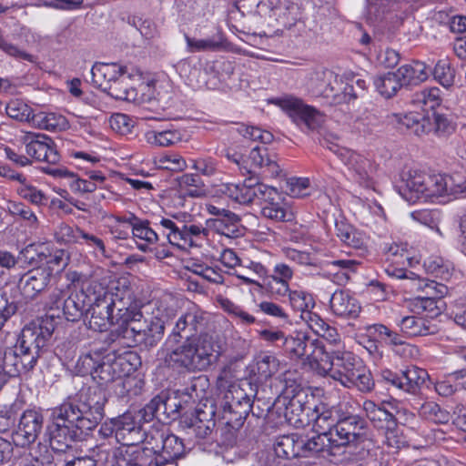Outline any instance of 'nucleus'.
I'll return each instance as SVG.
<instances>
[{
    "label": "nucleus",
    "instance_id": "obj_1",
    "mask_svg": "<svg viewBox=\"0 0 466 466\" xmlns=\"http://www.w3.org/2000/svg\"><path fill=\"white\" fill-rule=\"evenodd\" d=\"M319 366L323 371L344 387H356L360 391H368L373 386L370 373L358 357L349 351L322 353Z\"/></svg>",
    "mask_w": 466,
    "mask_h": 466
},
{
    "label": "nucleus",
    "instance_id": "obj_2",
    "mask_svg": "<svg viewBox=\"0 0 466 466\" xmlns=\"http://www.w3.org/2000/svg\"><path fill=\"white\" fill-rule=\"evenodd\" d=\"M219 356V346L212 336L205 333L186 340L168 354L172 365L187 370H204L214 363Z\"/></svg>",
    "mask_w": 466,
    "mask_h": 466
},
{
    "label": "nucleus",
    "instance_id": "obj_3",
    "mask_svg": "<svg viewBox=\"0 0 466 466\" xmlns=\"http://www.w3.org/2000/svg\"><path fill=\"white\" fill-rule=\"evenodd\" d=\"M155 226L172 246L181 249L199 247L208 238L207 226L196 223L194 216L185 212L172 218H160Z\"/></svg>",
    "mask_w": 466,
    "mask_h": 466
},
{
    "label": "nucleus",
    "instance_id": "obj_4",
    "mask_svg": "<svg viewBox=\"0 0 466 466\" xmlns=\"http://www.w3.org/2000/svg\"><path fill=\"white\" fill-rule=\"evenodd\" d=\"M404 183L403 198L410 203L443 197L451 192V177L443 174H431L409 169L401 174Z\"/></svg>",
    "mask_w": 466,
    "mask_h": 466
},
{
    "label": "nucleus",
    "instance_id": "obj_5",
    "mask_svg": "<svg viewBox=\"0 0 466 466\" xmlns=\"http://www.w3.org/2000/svg\"><path fill=\"white\" fill-rule=\"evenodd\" d=\"M112 290L113 305H110V308L112 313L116 310L115 316L116 325H118L117 329L112 333H116L119 336V331L130 323L140 321L142 313L132 307L133 291L127 285L126 280L112 283Z\"/></svg>",
    "mask_w": 466,
    "mask_h": 466
},
{
    "label": "nucleus",
    "instance_id": "obj_6",
    "mask_svg": "<svg viewBox=\"0 0 466 466\" xmlns=\"http://www.w3.org/2000/svg\"><path fill=\"white\" fill-rule=\"evenodd\" d=\"M219 191L230 198L232 201L240 205H249L261 197H268L267 192L270 194L268 186L261 183L258 178L250 176L242 183H225L220 186Z\"/></svg>",
    "mask_w": 466,
    "mask_h": 466
},
{
    "label": "nucleus",
    "instance_id": "obj_7",
    "mask_svg": "<svg viewBox=\"0 0 466 466\" xmlns=\"http://www.w3.org/2000/svg\"><path fill=\"white\" fill-rule=\"evenodd\" d=\"M282 349L292 360L305 359L316 362H319L325 350L323 346L319 345L317 339H311L301 331L286 337Z\"/></svg>",
    "mask_w": 466,
    "mask_h": 466
},
{
    "label": "nucleus",
    "instance_id": "obj_8",
    "mask_svg": "<svg viewBox=\"0 0 466 466\" xmlns=\"http://www.w3.org/2000/svg\"><path fill=\"white\" fill-rule=\"evenodd\" d=\"M164 330L165 321L159 317H152L149 320H145L144 327H139L137 322L130 323L119 331L118 337L133 338L136 343L152 348L161 340Z\"/></svg>",
    "mask_w": 466,
    "mask_h": 466
},
{
    "label": "nucleus",
    "instance_id": "obj_9",
    "mask_svg": "<svg viewBox=\"0 0 466 466\" xmlns=\"http://www.w3.org/2000/svg\"><path fill=\"white\" fill-rule=\"evenodd\" d=\"M53 422L48 427L49 444L55 452V458H66L74 452L71 445L73 442L70 433L71 426L63 416V410H53Z\"/></svg>",
    "mask_w": 466,
    "mask_h": 466
},
{
    "label": "nucleus",
    "instance_id": "obj_10",
    "mask_svg": "<svg viewBox=\"0 0 466 466\" xmlns=\"http://www.w3.org/2000/svg\"><path fill=\"white\" fill-rule=\"evenodd\" d=\"M279 105L288 112L289 117L299 127L314 131L323 123V116L315 108L304 105L302 100L294 96L279 99Z\"/></svg>",
    "mask_w": 466,
    "mask_h": 466
},
{
    "label": "nucleus",
    "instance_id": "obj_11",
    "mask_svg": "<svg viewBox=\"0 0 466 466\" xmlns=\"http://www.w3.org/2000/svg\"><path fill=\"white\" fill-rule=\"evenodd\" d=\"M26 154L36 161H44L48 164H56L60 160V155L56 148L54 141L41 133H26L24 137Z\"/></svg>",
    "mask_w": 466,
    "mask_h": 466
},
{
    "label": "nucleus",
    "instance_id": "obj_12",
    "mask_svg": "<svg viewBox=\"0 0 466 466\" xmlns=\"http://www.w3.org/2000/svg\"><path fill=\"white\" fill-rule=\"evenodd\" d=\"M363 421L357 416L339 418L328 438L331 447H344L358 441L362 434Z\"/></svg>",
    "mask_w": 466,
    "mask_h": 466
},
{
    "label": "nucleus",
    "instance_id": "obj_13",
    "mask_svg": "<svg viewBox=\"0 0 466 466\" xmlns=\"http://www.w3.org/2000/svg\"><path fill=\"white\" fill-rule=\"evenodd\" d=\"M281 367L279 360L268 352H260L247 367V379L250 384H262L271 379Z\"/></svg>",
    "mask_w": 466,
    "mask_h": 466
},
{
    "label": "nucleus",
    "instance_id": "obj_14",
    "mask_svg": "<svg viewBox=\"0 0 466 466\" xmlns=\"http://www.w3.org/2000/svg\"><path fill=\"white\" fill-rule=\"evenodd\" d=\"M208 323L207 315L199 309L193 307L182 313L175 323L171 336L185 339H195V335L202 332Z\"/></svg>",
    "mask_w": 466,
    "mask_h": 466
},
{
    "label": "nucleus",
    "instance_id": "obj_15",
    "mask_svg": "<svg viewBox=\"0 0 466 466\" xmlns=\"http://www.w3.org/2000/svg\"><path fill=\"white\" fill-rule=\"evenodd\" d=\"M42 416L36 410H25L21 416L18 429L12 436L15 446L27 448L35 442L42 427Z\"/></svg>",
    "mask_w": 466,
    "mask_h": 466
},
{
    "label": "nucleus",
    "instance_id": "obj_16",
    "mask_svg": "<svg viewBox=\"0 0 466 466\" xmlns=\"http://www.w3.org/2000/svg\"><path fill=\"white\" fill-rule=\"evenodd\" d=\"M53 308L61 309L64 317L68 321L79 320L85 312H87V306L80 292H72L70 295L62 290H56L51 295Z\"/></svg>",
    "mask_w": 466,
    "mask_h": 466
},
{
    "label": "nucleus",
    "instance_id": "obj_17",
    "mask_svg": "<svg viewBox=\"0 0 466 466\" xmlns=\"http://www.w3.org/2000/svg\"><path fill=\"white\" fill-rule=\"evenodd\" d=\"M51 279V269L38 266L20 277L18 288L25 299H33L46 289Z\"/></svg>",
    "mask_w": 466,
    "mask_h": 466
},
{
    "label": "nucleus",
    "instance_id": "obj_18",
    "mask_svg": "<svg viewBox=\"0 0 466 466\" xmlns=\"http://www.w3.org/2000/svg\"><path fill=\"white\" fill-rule=\"evenodd\" d=\"M268 189L271 191L270 194L267 192L268 198L266 196L260 198V200H263L262 217L274 222L292 221L295 217L291 208L281 199L276 188L268 187Z\"/></svg>",
    "mask_w": 466,
    "mask_h": 466
},
{
    "label": "nucleus",
    "instance_id": "obj_19",
    "mask_svg": "<svg viewBox=\"0 0 466 466\" xmlns=\"http://www.w3.org/2000/svg\"><path fill=\"white\" fill-rule=\"evenodd\" d=\"M342 81L333 76L331 72H313L307 82L308 90L314 96H321L332 102L335 91L341 89Z\"/></svg>",
    "mask_w": 466,
    "mask_h": 466
},
{
    "label": "nucleus",
    "instance_id": "obj_20",
    "mask_svg": "<svg viewBox=\"0 0 466 466\" xmlns=\"http://www.w3.org/2000/svg\"><path fill=\"white\" fill-rule=\"evenodd\" d=\"M339 156L360 185L367 187L370 186L372 167L368 158L348 149H340Z\"/></svg>",
    "mask_w": 466,
    "mask_h": 466
},
{
    "label": "nucleus",
    "instance_id": "obj_21",
    "mask_svg": "<svg viewBox=\"0 0 466 466\" xmlns=\"http://www.w3.org/2000/svg\"><path fill=\"white\" fill-rule=\"evenodd\" d=\"M86 457L76 458L74 452L66 458H57L59 466H106L111 452V444L102 442L89 450Z\"/></svg>",
    "mask_w": 466,
    "mask_h": 466
},
{
    "label": "nucleus",
    "instance_id": "obj_22",
    "mask_svg": "<svg viewBox=\"0 0 466 466\" xmlns=\"http://www.w3.org/2000/svg\"><path fill=\"white\" fill-rule=\"evenodd\" d=\"M325 435H319L309 439L307 441H298L295 443L293 436H283L278 441V448H283L282 451L285 456L298 455L299 451L306 456L307 453H319L323 450Z\"/></svg>",
    "mask_w": 466,
    "mask_h": 466
},
{
    "label": "nucleus",
    "instance_id": "obj_23",
    "mask_svg": "<svg viewBox=\"0 0 466 466\" xmlns=\"http://www.w3.org/2000/svg\"><path fill=\"white\" fill-rule=\"evenodd\" d=\"M214 410H190V413L184 414L181 422L185 427L191 429L199 438L209 435L215 426Z\"/></svg>",
    "mask_w": 466,
    "mask_h": 466
},
{
    "label": "nucleus",
    "instance_id": "obj_24",
    "mask_svg": "<svg viewBox=\"0 0 466 466\" xmlns=\"http://www.w3.org/2000/svg\"><path fill=\"white\" fill-rule=\"evenodd\" d=\"M329 307L333 314L345 319H356L360 312V305L350 291L336 290L330 299Z\"/></svg>",
    "mask_w": 466,
    "mask_h": 466
},
{
    "label": "nucleus",
    "instance_id": "obj_25",
    "mask_svg": "<svg viewBox=\"0 0 466 466\" xmlns=\"http://www.w3.org/2000/svg\"><path fill=\"white\" fill-rule=\"evenodd\" d=\"M127 72V66L117 63H96L91 69L92 82L104 90L105 86L118 80Z\"/></svg>",
    "mask_w": 466,
    "mask_h": 466
},
{
    "label": "nucleus",
    "instance_id": "obj_26",
    "mask_svg": "<svg viewBox=\"0 0 466 466\" xmlns=\"http://www.w3.org/2000/svg\"><path fill=\"white\" fill-rule=\"evenodd\" d=\"M106 404L105 393L98 388H82L75 396H69L59 408H103Z\"/></svg>",
    "mask_w": 466,
    "mask_h": 466
},
{
    "label": "nucleus",
    "instance_id": "obj_27",
    "mask_svg": "<svg viewBox=\"0 0 466 466\" xmlns=\"http://www.w3.org/2000/svg\"><path fill=\"white\" fill-rule=\"evenodd\" d=\"M390 123H397L407 129L411 130L415 135L421 136L431 132V116H424L420 113L410 112L405 115L393 113L387 116Z\"/></svg>",
    "mask_w": 466,
    "mask_h": 466
},
{
    "label": "nucleus",
    "instance_id": "obj_28",
    "mask_svg": "<svg viewBox=\"0 0 466 466\" xmlns=\"http://www.w3.org/2000/svg\"><path fill=\"white\" fill-rule=\"evenodd\" d=\"M103 410H63V416L71 428L75 427L82 431L94 429L103 418Z\"/></svg>",
    "mask_w": 466,
    "mask_h": 466
},
{
    "label": "nucleus",
    "instance_id": "obj_29",
    "mask_svg": "<svg viewBox=\"0 0 466 466\" xmlns=\"http://www.w3.org/2000/svg\"><path fill=\"white\" fill-rule=\"evenodd\" d=\"M397 325L406 337L428 336L438 331L431 320L417 316H405L397 321Z\"/></svg>",
    "mask_w": 466,
    "mask_h": 466
},
{
    "label": "nucleus",
    "instance_id": "obj_30",
    "mask_svg": "<svg viewBox=\"0 0 466 466\" xmlns=\"http://www.w3.org/2000/svg\"><path fill=\"white\" fill-rule=\"evenodd\" d=\"M239 221L240 218L237 214L228 211L221 217L207 219L206 226L208 228V233L212 230L228 238H235L239 232L238 227Z\"/></svg>",
    "mask_w": 466,
    "mask_h": 466
},
{
    "label": "nucleus",
    "instance_id": "obj_31",
    "mask_svg": "<svg viewBox=\"0 0 466 466\" xmlns=\"http://www.w3.org/2000/svg\"><path fill=\"white\" fill-rule=\"evenodd\" d=\"M112 291V285L108 289L100 282L92 280L83 286L79 292L83 294L87 308H91L98 304H113Z\"/></svg>",
    "mask_w": 466,
    "mask_h": 466
},
{
    "label": "nucleus",
    "instance_id": "obj_32",
    "mask_svg": "<svg viewBox=\"0 0 466 466\" xmlns=\"http://www.w3.org/2000/svg\"><path fill=\"white\" fill-rule=\"evenodd\" d=\"M36 362L34 356L20 355L15 352L5 351L3 359V369L10 377H16L34 369Z\"/></svg>",
    "mask_w": 466,
    "mask_h": 466
},
{
    "label": "nucleus",
    "instance_id": "obj_33",
    "mask_svg": "<svg viewBox=\"0 0 466 466\" xmlns=\"http://www.w3.org/2000/svg\"><path fill=\"white\" fill-rule=\"evenodd\" d=\"M430 71L425 63L414 60L398 68L397 76L404 86H417L428 79Z\"/></svg>",
    "mask_w": 466,
    "mask_h": 466
},
{
    "label": "nucleus",
    "instance_id": "obj_34",
    "mask_svg": "<svg viewBox=\"0 0 466 466\" xmlns=\"http://www.w3.org/2000/svg\"><path fill=\"white\" fill-rule=\"evenodd\" d=\"M111 304H98L87 308L91 316L88 321V327L94 331L103 332L111 325L116 324L115 313H112Z\"/></svg>",
    "mask_w": 466,
    "mask_h": 466
},
{
    "label": "nucleus",
    "instance_id": "obj_35",
    "mask_svg": "<svg viewBox=\"0 0 466 466\" xmlns=\"http://www.w3.org/2000/svg\"><path fill=\"white\" fill-rule=\"evenodd\" d=\"M268 3L285 26L291 27L300 19L301 12L298 4L290 0H268Z\"/></svg>",
    "mask_w": 466,
    "mask_h": 466
},
{
    "label": "nucleus",
    "instance_id": "obj_36",
    "mask_svg": "<svg viewBox=\"0 0 466 466\" xmlns=\"http://www.w3.org/2000/svg\"><path fill=\"white\" fill-rule=\"evenodd\" d=\"M160 218H157L153 222H158ZM151 222L147 219H140L137 224L134 225L132 234L134 238H138L145 241L143 244H138L137 247L140 250L147 252L148 246L157 243L159 240V236L162 235L161 230H158L156 226L150 227Z\"/></svg>",
    "mask_w": 466,
    "mask_h": 466
},
{
    "label": "nucleus",
    "instance_id": "obj_37",
    "mask_svg": "<svg viewBox=\"0 0 466 466\" xmlns=\"http://www.w3.org/2000/svg\"><path fill=\"white\" fill-rule=\"evenodd\" d=\"M229 275H234L238 279H241L244 284L254 285L259 289L260 282L255 279V277L262 279L267 276V268L260 262L248 261L243 263L235 269V271L228 272Z\"/></svg>",
    "mask_w": 466,
    "mask_h": 466
},
{
    "label": "nucleus",
    "instance_id": "obj_38",
    "mask_svg": "<svg viewBox=\"0 0 466 466\" xmlns=\"http://www.w3.org/2000/svg\"><path fill=\"white\" fill-rule=\"evenodd\" d=\"M30 122L34 127L50 132L62 131L68 127L66 118L55 113L39 112L32 116Z\"/></svg>",
    "mask_w": 466,
    "mask_h": 466
},
{
    "label": "nucleus",
    "instance_id": "obj_39",
    "mask_svg": "<svg viewBox=\"0 0 466 466\" xmlns=\"http://www.w3.org/2000/svg\"><path fill=\"white\" fill-rule=\"evenodd\" d=\"M41 349L39 340H35L34 338L32 328L25 327L22 330L17 345L15 349H9L7 351L19 353L20 355L34 356V361L36 362Z\"/></svg>",
    "mask_w": 466,
    "mask_h": 466
},
{
    "label": "nucleus",
    "instance_id": "obj_40",
    "mask_svg": "<svg viewBox=\"0 0 466 466\" xmlns=\"http://www.w3.org/2000/svg\"><path fill=\"white\" fill-rule=\"evenodd\" d=\"M118 378L121 377L116 367L114 357L107 355L102 360L99 358L92 379L99 385H104Z\"/></svg>",
    "mask_w": 466,
    "mask_h": 466
},
{
    "label": "nucleus",
    "instance_id": "obj_41",
    "mask_svg": "<svg viewBox=\"0 0 466 466\" xmlns=\"http://www.w3.org/2000/svg\"><path fill=\"white\" fill-rule=\"evenodd\" d=\"M142 415L133 410H127L122 415L111 419L113 431H116V436L124 435L125 431L132 432L138 431L141 428Z\"/></svg>",
    "mask_w": 466,
    "mask_h": 466
},
{
    "label": "nucleus",
    "instance_id": "obj_42",
    "mask_svg": "<svg viewBox=\"0 0 466 466\" xmlns=\"http://www.w3.org/2000/svg\"><path fill=\"white\" fill-rule=\"evenodd\" d=\"M157 310L155 317L161 318L165 322L172 319L180 309V300L172 294H163L155 302Z\"/></svg>",
    "mask_w": 466,
    "mask_h": 466
},
{
    "label": "nucleus",
    "instance_id": "obj_43",
    "mask_svg": "<svg viewBox=\"0 0 466 466\" xmlns=\"http://www.w3.org/2000/svg\"><path fill=\"white\" fill-rule=\"evenodd\" d=\"M161 446L152 447L154 452H161V456L165 460H173L178 458L184 450L183 442L177 436L169 434L160 435Z\"/></svg>",
    "mask_w": 466,
    "mask_h": 466
},
{
    "label": "nucleus",
    "instance_id": "obj_44",
    "mask_svg": "<svg viewBox=\"0 0 466 466\" xmlns=\"http://www.w3.org/2000/svg\"><path fill=\"white\" fill-rule=\"evenodd\" d=\"M374 85L378 92L386 98L392 97L404 86L402 81L397 76V70L378 76L374 80Z\"/></svg>",
    "mask_w": 466,
    "mask_h": 466
},
{
    "label": "nucleus",
    "instance_id": "obj_45",
    "mask_svg": "<svg viewBox=\"0 0 466 466\" xmlns=\"http://www.w3.org/2000/svg\"><path fill=\"white\" fill-rule=\"evenodd\" d=\"M404 390L407 392L416 393L420 387L425 383L429 375L428 372L416 366L408 367L401 371Z\"/></svg>",
    "mask_w": 466,
    "mask_h": 466
},
{
    "label": "nucleus",
    "instance_id": "obj_46",
    "mask_svg": "<svg viewBox=\"0 0 466 466\" xmlns=\"http://www.w3.org/2000/svg\"><path fill=\"white\" fill-rule=\"evenodd\" d=\"M120 377H127L141 366L140 356L133 350H127L117 356H113Z\"/></svg>",
    "mask_w": 466,
    "mask_h": 466
},
{
    "label": "nucleus",
    "instance_id": "obj_47",
    "mask_svg": "<svg viewBox=\"0 0 466 466\" xmlns=\"http://www.w3.org/2000/svg\"><path fill=\"white\" fill-rule=\"evenodd\" d=\"M104 91L116 100H125L128 102L138 101V92L134 87H128L125 78L119 77L118 80L105 86Z\"/></svg>",
    "mask_w": 466,
    "mask_h": 466
},
{
    "label": "nucleus",
    "instance_id": "obj_48",
    "mask_svg": "<svg viewBox=\"0 0 466 466\" xmlns=\"http://www.w3.org/2000/svg\"><path fill=\"white\" fill-rule=\"evenodd\" d=\"M359 265V261L350 258L334 259L326 264L329 268V273L333 274L339 281L348 280L350 279L349 274L356 272Z\"/></svg>",
    "mask_w": 466,
    "mask_h": 466
},
{
    "label": "nucleus",
    "instance_id": "obj_49",
    "mask_svg": "<svg viewBox=\"0 0 466 466\" xmlns=\"http://www.w3.org/2000/svg\"><path fill=\"white\" fill-rule=\"evenodd\" d=\"M15 191L20 198L38 207L46 205L48 200L46 195L35 187L27 177L16 187Z\"/></svg>",
    "mask_w": 466,
    "mask_h": 466
},
{
    "label": "nucleus",
    "instance_id": "obj_50",
    "mask_svg": "<svg viewBox=\"0 0 466 466\" xmlns=\"http://www.w3.org/2000/svg\"><path fill=\"white\" fill-rule=\"evenodd\" d=\"M39 261L41 262L40 268H49L51 269V277L54 272L62 271L69 262L68 254L63 249H57L52 254H45L43 252L38 254Z\"/></svg>",
    "mask_w": 466,
    "mask_h": 466
},
{
    "label": "nucleus",
    "instance_id": "obj_51",
    "mask_svg": "<svg viewBox=\"0 0 466 466\" xmlns=\"http://www.w3.org/2000/svg\"><path fill=\"white\" fill-rule=\"evenodd\" d=\"M442 300H434L431 298H422L418 296L412 299L410 302L411 310L417 314L426 312L431 318L436 317L441 314L443 308Z\"/></svg>",
    "mask_w": 466,
    "mask_h": 466
},
{
    "label": "nucleus",
    "instance_id": "obj_52",
    "mask_svg": "<svg viewBox=\"0 0 466 466\" xmlns=\"http://www.w3.org/2000/svg\"><path fill=\"white\" fill-rule=\"evenodd\" d=\"M289 300L292 309L300 312V315L311 311L315 307L313 296L304 290H291L289 295Z\"/></svg>",
    "mask_w": 466,
    "mask_h": 466
},
{
    "label": "nucleus",
    "instance_id": "obj_53",
    "mask_svg": "<svg viewBox=\"0 0 466 466\" xmlns=\"http://www.w3.org/2000/svg\"><path fill=\"white\" fill-rule=\"evenodd\" d=\"M241 365L237 360H230L220 370L218 376V385L219 388L234 386L235 380L239 379Z\"/></svg>",
    "mask_w": 466,
    "mask_h": 466
},
{
    "label": "nucleus",
    "instance_id": "obj_54",
    "mask_svg": "<svg viewBox=\"0 0 466 466\" xmlns=\"http://www.w3.org/2000/svg\"><path fill=\"white\" fill-rule=\"evenodd\" d=\"M415 285L418 289L425 293L422 298H431L434 300H441L447 293V287L443 284L437 283L433 280H425L420 278L414 279Z\"/></svg>",
    "mask_w": 466,
    "mask_h": 466
},
{
    "label": "nucleus",
    "instance_id": "obj_55",
    "mask_svg": "<svg viewBox=\"0 0 466 466\" xmlns=\"http://www.w3.org/2000/svg\"><path fill=\"white\" fill-rule=\"evenodd\" d=\"M312 429L320 434L327 437V431L329 433L333 431L332 427L335 428L334 419L332 418V410H323L319 414V410H312Z\"/></svg>",
    "mask_w": 466,
    "mask_h": 466
},
{
    "label": "nucleus",
    "instance_id": "obj_56",
    "mask_svg": "<svg viewBox=\"0 0 466 466\" xmlns=\"http://www.w3.org/2000/svg\"><path fill=\"white\" fill-rule=\"evenodd\" d=\"M149 144L158 147H170L180 141V135L175 130L149 131L146 135Z\"/></svg>",
    "mask_w": 466,
    "mask_h": 466
},
{
    "label": "nucleus",
    "instance_id": "obj_57",
    "mask_svg": "<svg viewBox=\"0 0 466 466\" xmlns=\"http://www.w3.org/2000/svg\"><path fill=\"white\" fill-rule=\"evenodd\" d=\"M0 50L5 53L7 56L16 59L25 60L30 63H35L36 58L35 56L27 53L24 49L20 48L14 43H12L7 36L3 35L0 33Z\"/></svg>",
    "mask_w": 466,
    "mask_h": 466
},
{
    "label": "nucleus",
    "instance_id": "obj_58",
    "mask_svg": "<svg viewBox=\"0 0 466 466\" xmlns=\"http://www.w3.org/2000/svg\"><path fill=\"white\" fill-rule=\"evenodd\" d=\"M106 466H141L133 458V455L128 452V449L125 446L113 448L111 446V452L108 458Z\"/></svg>",
    "mask_w": 466,
    "mask_h": 466
},
{
    "label": "nucleus",
    "instance_id": "obj_59",
    "mask_svg": "<svg viewBox=\"0 0 466 466\" xmlns=\"http://www.w3.org/2000/svg\"><path fill=\"white\" fill-rule=\"evenodd\" d=\"M7 210L13 217H18L26 221L27 226L37 227L38 220L35 214L24 203L11 201L7 205Z\"/></svg>",
    "mask_w": 466,
    "mask_h": 466
},
{
    "label": "nucleus",
    "instance_id": "obj_60",
    "mask_svg": "<svg viewBox=\"0 0 466 466\" xmlns=\"http://www.w3.org/2000/svg\"><path fill=\"white\" fill-rule=\"evenodd\" d=\"M284 416L289 424L296 428L312 425V410H285Z\"/></svg>",
    "mask_w": 466,
    "mask_h": 466
},
{
    "label": "nucleus",
    "instance_id": "obj_61",
    "mask_svg": "<svg viewBox=\"0 0 466 466\" xmlns=\"http://www.w3.org/2000/svg\"><path fill=\"white\" fill-rule=\"evenodd\" d=\"M82 231L83 229L79 227H72L66 223H61L56 231V238L60 243L78 244Z\"/></svg>",
    "mask_w": 466,
    "mask_h": 466
},
{
    "label": "nucleus",
    "instance_id": "obj_62",
    "mask_svg": "<svg viewBox=\"0 0 466 466\" xmlns=\"http://www.w3.org/2000/svg\"><path fill=\"white\" fill-rule=\"evenodd\" d=\"M266 158H268V148L265 146H256L250 150L245 165L252 171L251 174H254L256 169L264 168Z\"/></svg>",
    "mask_w": 466,
    "mask_h": 466
},
{
    "label": "nucleus",
    "instance_id": "obj_63",
    "mask_svg": "<svg viewBox=\"0 0 466 466\" xmlns=\"http://www.w3.org/2000/svg\"><path fill=\"white\" fill-rule=\"evenodd\" d=\"M186 42L189 52L218 51L221 48L222 43L213 38L196 39L186 35Z\"/></svg>",
    "mask_w": 466,
    "mask_h": 466
},
{
    "label": "nucleus",
    "instance_id": "obj_64",
    "mask_svg": "<svg viewBox=\"0 0 466 466\" xmlns=\"http://www.w3.org/2000/svg\"><path fill=\"white\" fill-rule=\"evenodd\" d=\"M432 74L434 78L443 86H450L453 84L454 71L451 68L450 64L446 60L438 61Z\"/></svg>",
    "mask_w": 466,
    "mask_h": 466
}]
</instances>
